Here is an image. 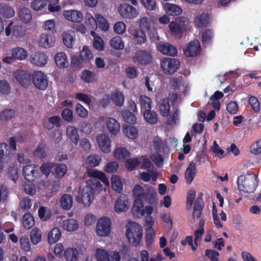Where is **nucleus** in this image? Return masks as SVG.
<instances>
[{"instance_id":"obj_1","label":"nucleus","mask_w":261,"mask_h":261,"mask_svg":"<svg viewBox=\"0 0 261 261\" xmlns=\"http://www.w3.org/2000/svg\"><path fill=\"white\" fill-rule=\"evenodd\" d=\"M106 191L98 180L90 179L87 181V186L84 187L81 193V199L77 198L79 202H82L85 206H89L94 199L95 193H99L102 190Z\"/></svg>"},{"instance_id":"obj_2","label":"nucleus","mask_w":261,"mask_h":261,"mask_svg":"<svg viewBox=\"0 0 261 261\" xmlns=\"http://www.w3.org/2000/svg\"><path fill=\"white\" fill-rule=\"evenodd\" d=\"M258 180L253 173L240 175L238 178V187L240 191L245 193L253 192L257 187Z\"/></svg>"},{"instance_id":"obj_3","label":"nucleus","mask_w":261,"mask_h":261,"mask_svg":"<svg viewBox=\"0 0 261 261\" xmlns=\"http://www.w3.org/2000/svg\"><path fill=\"white\" fill-rule=\"evenodd\" d=\"M143 231L139 224L129 222L126 226V236L130 243L134 246H137L142 238Z\"/></svg>"},{"instance_id":"obj_4","label":"nucleus","mask_w":261,"mask_h":261,"mask_svg":"<svg viewBox=\"0 0 261 261\" xmlns=\"http://www.w3.org/2000/svg\"><path fill=\"white\" fill-rule=\"evenodd\" d=\"M93 59V54L89 46L84 45L80 51L79 59L76 56L71 57V64L75 67H82L83 63H87Z\"/></svg>"},{"instance_id":"obj_5","label":"nucleus","mask_w":261,"mask_h":261,"mask_svg":"<svg viewBox=\"0 0 261 261\" xmlns=\"http://www.w3.org/2000/svg\"><path fill=\"white\" fill-rule=\"evenodd\" d=\"M111 232V221L106 217H101L97 222L95 227L96 234L101 238L109 236Z\"/></svg>"},{"instance_id":"obj_6","label":"nucleus","mask_w":261,"mask_h":261,"mask_svg":"<svg viewBox=\"0 0 261 261\" xmlns=\"http://www.w3.org/2000/svg\"><path fill=\"white\" fill-rule=\"evenodd\" d=\"M179 65V62L174 58H164L161 62V69L167 75H170L176 72Z\"/></svg>"},{"instance_id":"obj_7","label":"nucleus","mask_w":261,"mask_h":261,"mask_svg":"<svg viewBox=\"0 0 261 261\" xmlns=\"http://www.w3.org/2000/svg\"><path fill=\"white\" fill-rule=\"evenodd\" d=\"M32 82L38 89L43 90L47 88L48 81L46 75L41 71H34L32 75Z\"/></svg>"},{"instance_id":"obj_8","label":"nucleus","mask_w":261,"mask_h":261,"mask_svg":"<svg viewBox=\"0 0 261 261\" xmlns=\"http://www.w3.org/2000/svg\"><path fill=\"white\" fill-rule=\"evenodd\" d=\"M117 11L119 14L125 19H134L139 15V11L133 6L128 4H120Z\"/></svg>"},{"instance_id":"obj_9","label":"nucleus","mask_w":261,"mask_h":261,"mask_svg":"<svg viewBox=\"0 0 261 261\" xmlns=\"http://www.w3.org/2000/svg\"><path fill=\"white\" fill-rule=\"evenodd\" d=\"M16 82L24 87H28L31 84V75L27 70L18 69L13 74Z\"/></svg>"},{"instance_id":"obj_10","label":"nucleus","mask_w":261,"mask_h":261,"mask_svg":"<svg viewBox=\"0 0 261 261\" xmlns=\"http://www.w3.org/2000/svg\"><path fill=\"white\" fill-rule=\"evenodd\" d=\"M211 20L208 12L201 11L197 12L194 19V24L197 28L202 29L210 24Z\"/></svg>"},{"instance_id":"obj_11","label":"nucleus","mask_w":261,"mask_h":261,"mask_svg":"<svg viewBox=\"0 0 261 261\" xmlns=\"http://www.w3.org/2000/svg\"><path fill=\"white\" fill-rule=\"evenodd\" d=\"M184 50L187 57H195L200 55L201 51L200 42L197 40L189 42L185 46Z\"/></svg>"},{"instance_id":"obj_12","label":"nucleus","mask_w":261,"mask_h":261,"mask_svg":"<svg viewBox=\"0 0 261 261\" xmlns=\"http://www.w3.org/2000/svg\"><path fill=\"white\" fill-rule=\"evenodd\" d=\"M96 142L102 152L109 153L111 151V141L108 134H98L96 136Z\"/></svg>"},{"instance_id":"obj_13","label":"nucleus","mask_w":261,"mask_h":261,"mask_svg":"<svg viewBox=\"0 0 261 261\" xmlns=\"http://www.w3.org/2000/svg\"><path fill=\"white\" fill-rule=\"evenodd\" d=\"M65 19L72 23H80L83 20V14L82 11L75 9H69L63 12Z\"/></svg>"},{"instance_id":"obj_14","label":"nucleus","mask_w":261,"mask_h":261,"mask_svg":"<svg viewBox=\"0 0 261 261\" xmlns=\"http://www.w3.org/2000/svg\"><path fill=\"white\" fill-rule=\"evenodd\" d=\"M55 41V37L53 35L46 33H42L38 39L39 46L45 49L53 47Z\"/></svg>"},{"instance_id":"obj_15","label":"nucleus","mask_w":261,"mask_h":261,"mask_svg":"<svg viewBox=\"0 0 261 261\" xmlns=\"http://www.w3.org/2000/svg\"><path fill=\"white\" fill-rule=\"evenodd\" d=\"M75 32L71 29L63 32L62 35V42L64 45L69 49L72 48L75 42Z\"/></svg>"},{"instance_id":"obj_16","label":"nucleus","mask_w":261,"mask_h":261,"mask_svg":"<svg viewBox=\"0 0 261 261\" xmlns=\"http://www.w3.org/2000/svg\"><path fill=\"white\" fill-rule=\"evenodd\" d=\"M170 85L175 89L186 94L190 89V85L181 78H172L170 82Z\"/></svg>"},{"instance_id":"obj_17","label":"nucleus","mask_w":261,"mask_h":261,"mask_svg":"<svg viewBox=\"0 0 261 261\" xmlns=\"http://www.w3.org/2000/svg\"><path fill=\"white\" fill-rule=\"evenodd\" d=\"M48 60V56L44 53L35 52L31 55L30 62L36 66L43 67L47 63Z\"/></svg>"},{"instance_id":"obj_18","label":"nucleus","mask_w":261,"mask_h":261,"mask_svg":"<svg viewBox=\"0 0 261 261\" xmlns=\"http://www.w3.org/2000/svg\"><path fill=\"white\" fill-rule=\"evenodd\" d=\"M106 126L110 134L113 135H117L120 130V124L115 119L107 117L105 119Z\"/></svg>"},{"instance_id":"obj_19","label":"nucleus","mask_w":261,"mask_h":261,"mask_svg":"<svg viewBox=\"0 0 261 261\" xmlns=\"http://www.w3.org/2000/svg\"><path fill=\"white\" fill-rule=\"evenodd\" d=\"M54 61L56 66L59 69H65L69 66L68 56L64 52H57L55 55Z\"/></svg>"},{"instance_id":"obj_20","label":"nucleus","mask_w":261,"mask_h":261,"mask_svg":"<svg viewBox=\"0 0 261 261\" xmlns=\"http://www.w3.org/2000/svg\"><path fill=\"white\" fill-rule=\"evenodd\" d=\"M162 7L165 13L169 16H178L183 12L182 8L175 4L165 3L162 4Z\"/></svg>"},{"instance_id":"obj_21","label":"nucleus","mask_w":261,"mask_h":261,"mask_svg":"<svg viewBox=\"0 0 261 261\" xmlns=\"http://www.w3.org/2000/svg\"><path fill=\"white\" fill-rule=\"evenodd\" d=\"M129 207L127 197L124 194H121L117 198L114 206L115 211L117 213H121L127 211Z\"/></svg>"},{"instance_id":"obj_22","label":"nucleus","mask_w":261,"mask_h":261,"mask_svg":"<svg viewBox=\"0 0 261 261\" xmlns=\"http://www.w3.org/2000/svg\"><path fill=\"white\" fill-rule=\"evenodd\" d=\"M115 159L120 162L127 161L130 155L129 151L124 147H118L113 152Z\"/></svg>"},{"instance_id":"obj_23","label":"nucleus","mask_w":261,"mask_h":261,"mask_svg":"<svg viewBox=\"0 0 261 261\" xmlns=\"http://www.w3.org/2000/svg\"><path fill=\"white\" fill-rule=\"evenodd\" d=\"M128 31L136 43L142 44L146 41V36L143 30L130 28Z\"/></svg>"},{"instance_id":"obj_24","label":"nucleus","mask_w":261,"mask_h":261,"mask_svg":"<svg viewBox=\"0 0 261 261\" xmlns=\"http://www.w3.org/2000/svg\"><path fill=\"white\" fill-rule=\"evenodd\" d=\"M122 132L127 138L132 140L137 139L139 136L137 128L128 124H124L122 126Z\"/></svg>"},{"instance_id":"obj_25","label":"nucleus","mask_w":261,"mask_h":261,"mask_svg":"<svg viewBox=\"0 0 261 261\" xmlns=\"http://www.w3.org/2000/svg\"><path fill=\"white\" fill-rule=\"evenodd\" d=\"M87 172L89 176L97 178L100 180L107 187L110 186L109 180L102 172L95 169L90 168L87 169Z\"/></svg>"},{"instance_id":"obj_26","label":"nucleus","mask_w":261,"mask_h":261,"mask_svg":"<svg viewBox=\"0 0 261 261\" xmlns=\"http://www.w3.org/2000/svg\"><path fill=\"white\" fill-rule=\"evenodd\" d=\"M157 47L160 52L166 55L173 56L177 53L176 49L168 43L160 42Z\"/></svg>"},{"instance_id":"obj_27","label":"nucleus","mask_w":261,"mask_h":261,"mask_svg":"<svg viewBox=\"0 0 261 261\" xmlns=\"http://www.w3.org/2000/svg\"><path fill=\"white\" fill-rule=\"evenodd\" d=\"M134 60L139 64H146L151 61V56L150 54L147 51L140 50L136 53L134 57Z\"/></svg>"},{"instance_id":"obj_28","label":"nucleus","mask_w":261,"mask_h":261,"mask_svg":"<svg viewBox=\"0 0 261 261\" xmlns=\"http://www.w3.org/2000/svg\"><path fill=\"white\" fill-rule=\"evenodd\" d=\"M81 80L86 83H94L97 81V75L93 71L85 69L80 75Z\"/></svg>"},{"instance_id":"obj_29","label":"nucleus","mask_w":261,"mask_h":261,"mask_svg":"<svg viewBox=\"0 0 261 261\" xmlns=\"http://www.w3.org/2000/svg\"><path fill=\"white\" fill-rule=\"evenodd\" d=\"M204 203L201 197H198L194 203L192 218L194 220L200 218Z\"/></svg>"},{"instance_id":"obj_30","label":"nucleus","mask_w":261,"mask_h":261,"mask_svg":"<svg viewBox=\"0 0 261 261\" xmlns=\"http://www.w3.org/2000/svg\"><path fill=\"white\" fill-rule=\"evenodd\" d=\"M90 34L93 38V46L94 48L99 51L103 50L105 44L102 38L94 31H91Z\"/></svg>"},{"instance_id":"obj_31","label":"nucleus","mask_w":261,"mask_h":261,"mask_svg":"<svg viewBox=\"0 0 261 261\" xmlns=\"http://www.w3.org/2000/svg\"><path fill=\"white\" fill-rule=\"evenodd\" d=\"M143 199L146 200L148 203L152 204L158 201L157 194L153 188L147 187L145 191V195Z\"/></svg>"},{"instance_id":"obj_32","label":"nucleus","mask_w":261,"mask_h":261,"mask_svg":"<svg viewBox=\"0 0 261 261\" xmlns=\"http://www.w3.org/2000/svg\"><path fill=\"white\" fill-rule=\"evenodd\" d=\"M110 47L116 50H121L124 48L125 43L122 38L120 36H114L109 41Z\"/></svg>"},{"instance_id":"obj_33","label":"nucleus","mask_w":261,"mask_h":261,"mask_svg":"<svg viewBox=\"0 0 261 261\" xmlns=\"http://www.w3.org/2000/svg\"><path fill=\"white\" fill-rule=\"evenodd\" d=\"M62 233L60 229L56 227L53 228L48 232L47 241L50 245H53L57 242L61 238Z\"/></svg>"},{"instance_id":"obj_34","label":"nucleus","mask_w":261,"mask_h":261,"mask_svg":"<svg viewBox=\"0 0 261 261\" xmlns=\"http://www.w3.org/2000/svg\"><path fill=\"white\" fill-rule=\"evenodd\" d=\"M10 150L8 144L2 142L0 143V163L8 162L10 158Z\"/></svg>"},{"instance_id":"obj_35","label":"nucleus","mask_w":261,"mask_h":261,"mask_svg":"<svg viewBox=\"0 0 261 261\" xmlns=\"http://www.w3.org/2000/svg\"><path fill=\"white\" fill-rule=\"evenodd\" d=\"M18 17L21 21L24 23L30 22L32 18L31 11L24 7L20 8L18 11Z\"/></svg>"},{"instance_id":"obj_36","label":"nucleus","mask_w":261,"mask_h":261,"mask_svg":"<svg viewBox=\"0 0 261 261\" xmlns=\"http://www.w3.org/2000/svg\"><path fill=\"white\" fill-rule=\"evenodd\" d=\"M23 175L25 179L28 180H33L36 177L37 172L34 164L27 165L23 169Z\"/></svg>"},{"instance_id":"obj_37","label":"nucleus","mask_w":261,"mask_h":261,"mask_svg":"<svg viewBox=\"0 0 261 261\" xmlns=\"http://www.w3.org/2000/svg\"><path fill=\"white\" fill-rule=\"evenodd\" d=\"M11 55L15 60L22 61L25 59L28 56V53L23 48L16 47L11 50Z\"/></svg>"},{"instance_id":"obj_38","label":"nucleus","mask_w":261,"mask_h":261,"mask_svg":"<svg viewBox=\"0 0 261 261\" xmlns=\"http://www.w3.org/2000/svg\"><path fill=\"white\" fill-rule=\"evenodd\" d=\"M159 109L160 114L164 117H168L170 112V106L168 99L164 98L159 103Z\"/></svg>"},{"instance_id":"obj_39","label":"nucleus","mask_w":261,"mask_h":261,"mask_svg":"<svg viewBox=\"0 0 261 261\" xmlns=\"http://www.w3.org/2000/svg\"><path fill=\"white\" fill-rule=\"evenodd\" d=\"M62 227L67 231H73L78 228L79 224L74 219H68L63 221Z\"/></svg>"},{"instance_id":"obj_40","label":"nucleus","mask_w":261,"mask_h":261,"mask_svg":"<svg viewBox=\"0 0 261 261\" xmlns=\"http://www.w3.org/2000/svg\"><path fill=\"white\" fill-rule=\"evenodd\" d=\"M111 187L115 192L121 193L123 191V184L120 177L113 175L111 178Z\"/></svg>"},{"instance_id":"obj_41","label":"nucleus","mask_w":261,"mask_h":261,"mask_svg":"<svg viewBox=\"0 0 261 261\" xmlns=\"http://www.w3.org/2000/svg\"><path fill=\"white\" fill-rule=\"evenodd\" d=\"M144 120L148 123L153 124L158 121V115L153 111L151 109L149 110H145V111L142 112Z\"/></svg>"},{"instance_id":"obj_42","label":"nucleus","mask_w":261,"mask_h":261,"mask_svg":"<svg viewBox=\"0 0 261 261\" xmlns=\"http://www.w3.org/2000/svg\"><path fill=\"white\" fill-rule=\"evenodd\" d=\"M111 99L114 104L118 107H121L124 104V95L119 91L115 90L113 91L111 94Z\"/></svg>"},{"instance_id":"obj_43","label":"nucleus","mask_w":261,"mask_h":261,"mask_svg":"<svg viewBox=\"0 0 261 261\" xmlns=\"http://www.w3.org/2000/svg\"><path fill=\"white\" fill-rule=\"evenodd\" d=\"M97 261H110V255L107 250L102 248H97L95 251Z\"/></svg>"},{"instance_id":"obj_44","label":"nucleus","mask_w":261,"mask_h":261,"mask_svg":"<svg viewBox=\"0 0 261 261\" xmlns=\"http://www.w3.org/2000/svg\"><path fill=\"white\" fill-rule=\"evenodd\" d=\"M66 135L71 141L75 144H77L79 135L76 127L73 126H69L66 129Z\"/></svg>"},{"instance_id":"obj_45","label":"nucleus","mask_w":261,"mask_h":261,"mask_svg":"<svg viewBox=\"0 0 261 261\" xmlns=\"http://www.w3.org/2000/svg\"><path fill=\"white\" fill-rule=\"evenodd\" d=\"M73 199L72 196L68 194L63 195L60 199V205L64 210H69L72 206Z\"/></svg>"},{"instance_id":"obj_46","label":"nucleus","mask_w":261,"mask_h":261,"mask_svg":"<svg viewBox=\"0 0 261 261\" xmlns=\"http://www.w3.org/2000/svg\"><path fill=\"white\" fill-rule=\"evenodd\" d=\"M95 18L97 20V25L100 29L103 32H107L110 29V25L107 19L100 14H95Z\"/></svg>"},{"instance_id":"obj_47","label":"nucleus","mask_w":261,"mask_h":261,"mask_svg":"<svg viewBox=\"0 0 261 261\" xmlns=\"http://www.w3.org/2000/svg\"><path fill=\"white\" fill-rule=\"evenodd\" d=\"M61 120L59 116H54L48 118L45 122V127L48 129H52L55 126L59 127L61 126Z\"/></svg>"},{"instance_id":"obj_48","label":"nucleus","mask_w":261,"mask_h":261,"mask_svg":"<svg viewBox=\"0 0 261 261\" xmlns=\"http://www.w3.org/2000/svg\"><path fill=\"white\" fill-rule=\"evenodd\" d=\"M79 255L77 250L72 248L66 249L64 252L65 258L68 261H76Z\"/></svg>"},{"instance_id":"obj_49","label":"nucleus","mask_w":261,"mask_h":261,"mask_svg":"<svg viewBox=\"0 0 261 261\" xmlns=\"http://www.w3.org/2000/svg\"><path fill=\"white\" fill-rule=\"evenodd\" d=\"M141 112L151 109V100L145 95H141L139 97Z\"/></svg>"},{"instance_id":"obj_50","label":"nucleus","mask_w":261,"mask_h":261,"mask_svg":"<svg viewBox=\"0 0 261 261\" xmlns=\"http://www.w3.org/2000/svg\"><path fill=\"white\" fill-rule=\"evenodd\" d=\"M168 28L171 34L175 36H180L183 31L175 20L169 23Z\"/></svg>"},{"instance_id":"obj_51","label":"nucleus","mask_w":261,"mask_h":261,"mask_svg":"<svg viewBox=\"0 0 261 261\" xmlns=\"http://www.w3.org/2000/svg\"><path fill=\"white\" fill-rule=\"evenodd\" d=\"M47 4V0H34L31 3V7L34 11L39 12L46 8Z\"/></svg>"},{"instance_id":"obj_52","label":"nucleus","mask_w":261,"mask_h":261,"mask_svg":"<svg viewBox=\"0 0 261 261\" xmlns=\"http://www.w3.org/2000/svg\"><path fill=\"white\" fill-rule=\"evenodd\" d=\"M85 24L93 30H96L97 28V20L95 18V15H93L90 13H86L85 18Z\"/></svg>"},{"instance_id":"obj_53","label":"nucleus","mask_w":261,"mask_h":261,"mask_svg":"<svg viewBox=\"0 0 261 261\" xmlns=\"http://www.w3.org/2000/svg\"><path fill=\"white\" fill-rule=\"evenodd\" d=\"M34 219L32 215L29 213L24 215L22 218V225L26 229H29L34 225Z\"/></svg>"},{"instance_id":"obj_54","label":"nucleus","mask_w":261,"mask_h":261,"mask_svg":"<svg viewBox=\"0 0 261 261\" xmlns=\"http://www.w3.org/2000/svg\"><path fill=\"white\" fill-rule=\"evenodd\" d=\"M211 149L213 153L215 154V155L220 159L224 158L226 155L224 150L220 147L216 141L213 142V145L211 147Z\"/></svg>"},{"instance_id":"obj_55","label":"nucleus","mask_w":261,"mask_h":261,"mask_svg":"<svg viewBox=\"0 0 261 261\" xmlns=\"http://www.w3.org/2000/svg\"><path fill=\"white\" fill-rule=\"evenodd\" d=\"M152 22L154 24H162L165 25L167 24H169L170 22V18L169 15L165 14L162 15L158 17H154L151 18Z\"/></svg>"},{"instance_id":"obj_56","label":"nucleus","mask_w":261,"mask_h":261,"mask_svg":"<svg viewBox=\"0 0 261 261\" xmlns=\"http://www.w3.org/2000/svg\"><path fill=\"white\" fill-rule=\"evenodd\" d=\"M195 173L196 169L194 164H190L185 172V178L188 183L190 184L192 181Z\"/></svg>"},{"instance_id":"obj_57","label":"nucleus","mask_w":261,"mask_h":261,"mask_svg":"<svg viewBox=\"0 0 261 261\" xmlns=\"http://www.w3.org/2000/svg\"><path fill=\"white\" fill-rule=\"evenodd\" d=\"M122 117L124 122L128 124H135L137 122L135 115L130 112L124 111L122 113Z\"/></svg>"},{"instance_id":"obj_58","label":"nucleus","mask_w":261,"mask_h":261,"mask_svg":"<svg viewBox=\"0 0 261 261\" xmlns=\"http://www.w3.org/2000/svg\"><path fill=\"white\" fill-rule=\"evenodd\" d=\"M175 20L182 31L185 30L191 23L190 18L185 16L177 17Z\"/></svg>"},{"instance_id":"obj_59","label":"nucleus","mask_w":261,"mask_h":261,"mask_svg":"<svg viewBox=\"0 0 261 261\" xmlns=\"http://www.w3.org/2000/svg\"><path fill=\"white\" fill-rule=\"evenodd\" d=\"M139 26L142 30H150L151 27L150 20L148 17L145 16L141 17L139 21Z\"/></svg>"},{"instance_id":"obj_60","label":"nucleus","mask_w":261,"mask_h":261,"mask_svg":"<svg viewBox=\"0 0 261 261\" xmlns=\"http://www.w3.org/2000/svg\"><path fill=\"white\" fill-rule=\"evenodd\" d=\"M145 190L140 185H135L132 191L134 198L143 199L145 195Z\"/></svg>"},{"instance_id":"obj_61","label":"nucleus","mask_w":261,"mask_h":261,"mask_svg":"<svg viewBox=\"0 0 261 261\" xmlns=\"http://www.w3.org/2000/svg\"><path fill=\"white\" fill-rule=\"evenodd\" d=\"M196 192L193 189H190L187 193L186 199V207L188 210H191L193 201L195 198Z\"/></svg>"},{"instance_id":"obj_62","label":"nucleus","mask_w":261,"mask_h":261,"mask_svg":"<svg viewBox=\"0 0 261 261\" xmlns=\"http://www.w3.org/2000/svg\"><path fill=\"white\" fill-rule=\"evenodd\" d=\"M140 2L147 10L155 11L158 8L156 0H140Z\"/></svg>"},{"instance_id":"obj_63","label":"nucleus","mask_w":261,"mask_h":261,"mask_svg":"<svg viewBox=\"0 0 261 261\" xmlns=\"http://www.w3.org/2000/svg\"><path fill=\"white\" fill-rule=\"evenodd\" d=\"M41 230L38 228L33 229L31 232V240L34 245L38 244L41 240Z\"/></svg>"},{"instance_id":"obj_64","label":"nucleus","mask_w":261,"mask_h":261,"mask_svg":"<svg viewBox=\"0 0 261 261\" xmlns=\"http://www.w3.org/2000/svg\"><path fill=\"white\" fill-rule=\"evenodd\" d=\"M143 207V203L141 199L135 198L132 211L135 216H139L141 210Z\"/></svg>"}]
</instances>
